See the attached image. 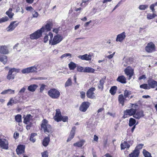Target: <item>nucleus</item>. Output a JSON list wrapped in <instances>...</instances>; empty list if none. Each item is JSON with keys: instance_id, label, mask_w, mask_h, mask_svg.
Listing matches in <instances>:
<instances>
[{"instance_id": "1", "label": "nucleus", "mask_w": 157, "mask_h": 157, "mask_svg": "<svg viewBox=\"0 0 157 157\" xmlns=\"http://www.w3.org/2000/svg\"><path fill=\"white\" fill-rule=\"evenodd\" d=\"M53 26L52 22H48L45 25L42 26L40 29L37 30L30 35V38L32 40L37 39L40 37L43 33L50 31Z\"/></svg>"}, {"instance_id": "2", "label": "nucleus", "mask_w": 157, "mask_h": 157, "mask_svg": "<svg viewBox=\"0 0 157 157\" xmlns=\"http://www.w3.org/2000/svg\"><path fill=\"white\" fill-rule=\"evenodd\" d=\"M53 26L52 22H48L45 25L42 26L40 29L37 30L30 35V38L32 40L37 39L40 37L43 33L50 31Z\"/></svg>"}, {"instance_id": "3", "label": "nucleus", "mask_w": 157, "mask_h": 157, "mask_svg": "<svg viewBox=\"0 0 157 157\" xmlns=\"http://www.w3.org/2000/svg\"><path fill=\"white\" fill-rule=\"evenodd\" d=\"M50 36L49 42L51 45H56L60 42L63 40L62 36L59 34H57L54 36L52 40L53 37L52 33L51 32L49 33Z\"/></svg>"}, {"instance_id": "4", "label": "nucleus", "mask_w": 157, "mask_h": 157, "mask_svg": "<svg viewBox=\"0 0 157 157\" xmlns=\"http://www.w3.org/2000/svg\"><path fill=\"white\" fill-rule=\"evenodd\" d=\"M56 114L53 118L55 121L57 122L63 121V122L67 121L68 120V117L67 116H62L60 109H56Z\"/></svg>"}, {"instance_id": "5", "label": "nucleus", "mask_w": 157, "mask_h": 157, "mask_svg": "<svg viewBox=\"0 0 157 157\" xmlns=\"http://www.w3.org/2000/svg\"><path fill=\"white\" fill-rule=\"evenodd\" d=\"M20 71V69L19 68L14 67L10 68L6 77L7 79L9 81L13 80L15 78L16 73H19Z\"/></svg>"}, {"instance_id": "6", "label": "nucleus", "mask_w": 157, "mask_h": 157, "mask_svg": "<svg viewBox=\"0 0 157 157\" xmlns=\"http://www.w3.org/2000/svg\"><path fill=\"white\" fill-rule=\"evenodd\" d=\"M48 123V121L44 119L42 121L40 125L41 128L43 129L44 132L46 134L49 133L51 131L52 128L51 126Z\"/></svg>"}, {"instance_id": "7", "label": "nucleus", "mask_w": 157, "mask_h": 157, "mask_svg": "<svg viewBox=\"0 0 157 157\" xmlns=\"http://www.w3.org/2000/svg\"><path fill=\"white\" fill-rule=\"evenodd\" d=\"M48 123V121L44 119L42 121L40 125L41 128L43 129L44 132L46 134L49 133L51 131L52 128L51 126Z\"/></svg>"}, {"instance_id": "8", "label": "nucleus", "mask_w": 157, "mask_h": 157, "mask_svg": "<svg viewBox=\"0 0 157 157\" xmlns=\"http://www.w3.org/2000/svg\"><path fill=\"white\" fill-rule=\"evenodd\" d=\"M48 94L52 98L57 99L59 97L60 93L57 90L52 88L48 91Z\"/></svg>"}, {"instance_id": "9", "label": "nucleus", "mask_w": 157, "mask_h": 157, "mask_svg": "<svg viewBox=\"0 0 157 157\" xmlns=\"http://www.w3.org/2000/svg\"><path fill=\"white\" fill-rule=\"evenodd\" d=\"M145 51L148 53H151L155 50V46L152 42L148 43L145 48Z\"/></svg>"}, {"instance_id": "10", "label": "nucleus", "mask_w": 157, "mask_h": 157, "mask_svg": "<svg viewBox=\"0 0 157 157\" xmlns=\"http://www.w3.org/2000/svg\"><path fill=\"white\" fill-rule=\"evenodd\" d=\"M95 90V88L94 87H92L89 89L86 93L87 97L91 99L95 98L96 97L94 92Z\"/></svg>"}, {"instance_id": "11", "label": "nucleus", "mask_w": 157, "mask_h": 157, "mask_svg": "<svg viewBox=\"0 0 157 157\" xmlns=\"http://www.w3.org/2000/svg\"><path fill=\"white\" fill-rule=\"evenodd\" d=\"M25 146L23 145H18L16 149L17 154L20 156L21 155H23L25 153Z\"/></svg>"}, {"instance_id": "12", "label": "nucleus", "mask_w": 157, "mask_h": 157, "mask_svg": "<svg viewBox=\"0 0 157 157\" xmlns=\"http://www.w3.org/2000/svg\"><path fill=\"white\" fill-rule=\"evenodd\" d=\"M37 68L35 66H32L23 69L21 72L23 74L33 73L36 71Z\"/></svg>"}, {"instance_id": "13", "label": "nucleus", "mask_w": 157, "mask_h": 157, "mask_svg": "<svg viewBox=\"0 0 157 157\" xmlns=\"http://www.w3.org/2000/svg\"><path fill=\"white\" fill-rule=\"evenodd\" d=\"M19 23V22L17 21L12 22L7 28V31L8 32L13 31L18 26Z\"/></svg>"}, {"instance_id": "14", "label": "nucleus", "mask_w": 157, "mask_h": 157, "mask_svg": "<svg viewBox=\"0 0 157 157\" xmlns=\"http://www.w3.org/2000/svg\"><path fill=\"white\" fill-rule=\"evenodd\" d=\"M8 142L6 139H0V147L2 149L7 150L8 148Z\"/></svg>"}, {"instance_id": "15", "label": "nucleus", "mask_w": 157, "mask_h": 157, "mask_svg": "<svg viewBox=\"0 0 157 157\" xmlns=\"http://www.w3.org/2000/svg\"><path fill=\"white\" fill-rule=\"evenodd\" d=\"M90 104V103L87 101L82 102L79 108L80 111L82 112H86L89 108Z\"/></svg>"}, {"instance_id": "16", "label": "nucleus", "mask_w": 157, "mask_h": 157, "mask_svg": "<svg viewBox=\"0 0 157 157\" xmlns=\"http://www.w3.org/2000/svg\"><path fill=\"white\" fill-rule=\"evenodd\" d=\"M125 74L128 76V79H130L133 75V70L130 67H128L124 70Z\"/></svg>"}, {"instance_id": "17", "label": "nucleus", "mask_w": 157, "mask_h": 157, "mask_svg": "<svg viewBox=\"0 0 157 157\" xmlns=\"http://www.w3.org/2000/svg\"><path fill=\"white\" fill-rule=\"evenodd\" d=\"M76 129V127L75 126H74L72 128L70 132L69 136L67 140V142L70 141L74 138L75 135V131Z\"/></svg>"}, {"instance_id": "18", "label": "nucleus", "mask_w": 157, "mask_h": 157, "mask_svg": "<svg viewBox=\"0 0 157 157\" xmlns=\"http://www.w3.org/2000/svg\"><path fill=\"white\" fill-rule=\"evenodd\" d=\"M78 58L82 60L86 61H90L92 59V56L91 55H88L87 54L83 55H79L78 56Z\"/></svg>"}, {"instance_id": "19", "label": "nucleus", "mask_w": 157, "mask_h": 157, "mask_svg": "<svg viewBox=\"0 0 157 157\" xmlns=\"http://www.w3.org/2000/svg\"><path fill=\"white\" fill-rule=\"evenodd\" d=\"M148 84L149 86L152 88H154L157 86V82L153 79H150L147 81Z\"/></svg>"}, {"instance_id": "20", "label": "nucleus", "mask_w": 157, "mask_h": 157, "mask_svg": "<svg viewBox=\"0 0 157 157\" xmlns=\"http://www.w3.org/2000/svg\"><path fill=\"white\" fill-rule=\"evenodd\" d=\"M136 112V109L131 108L130 109H126L124 111V114L126 115L132 116L133 115L134 116Z\"/></svg>"}, {"instance_id": "21", "label": "nucleus", "mask_w": 157, "mask_h": 157, "mask_svg": "<svg viewBox=\"0 0 157 157\" xmlns=\"http://www.w3.org/2000/svg\"><path fill=\"white\" fill-rule=\"evenodd\" d=\"M0 52L1 54L6 55L8 54L9 51L7 46L2 45L0 47Z\"/></svg>"}, {"instance_id": "22", "label": "nucleus", "mask_w": 157, "mask_h": 157, "mask_svg": "<svg viewBox=\"0 0 157 157\" xmlns=\"http://www.w3.org/2000/svg\"><path fill=\"white\" fill-rule=\"evenodd\" d=\"M23 122L25 124H27L28 123L32 120L33 117L30 114H27L25 117L24 116Z\"/></svg>"}, {"instance_id": "23", "label": "nucleus", "mask_w": 157, "mask_h": 157, "mask_svg": "<svg viewBox=\"0 0 157 157\" xmlns=\"http://www.w3.org/2000/svg\"><path fill=\"white\" fill-rule=\"evenodd\" d=\"M106 79V77L104 76L99 81V83L98 85V88L99 89L103 90L104 87V85Z\"/></svg>"}, {"instance_id": "24", "label": "nucleus", "mask_w": 157, "mask_h": 157, "mask_svg": "<svg viewBox=\"0 0 157 157\" xmlns=\"http://www.w3.org/2000/svg\"><path fill=\"white\" fill-rule=\"evenodd\" d=\"M85 141L83 140H80V141H78L73 144V145L75 147H82L84 144Z\"/></svg>"}, {"instance_id": "25", "label": "nucleus", "mask_w": 157, "mask_h": 157, "mask_svg": "<svg viewBox=\"0 0 157 157\" xmlns=\"http://www.w3.org/2000/svg\"><path fill=\"white\" fill-rule=\"evenodd\" d=\"M144 116L143 112L141 110L136 113L134 115L133 117L136 119H139Z\"/></svg>"}, {"instance_id": "26", "label": "nucleus", "mask_w": 157, "mask_h": 157, "mask_svg": "<svg viewBox=\"0 0 157 157\" xmlns=\"http://www.w3.org/2000/svg\"><path fill=\"white\" fill-rule=\"evenodd\" d=\"M7 57L6 56L1 55H0V61L2 62L4 64H6L7 62Z\"/></svg>"}, {"instance_id": "27", "label": "nucleus", "mask_w": 157, "mask_h": 157, "mask_svg": "<svg viewBox=\"0 0 157 157\" xmlns=\"http://www.w3.org/2000/svg\"><path fill=\"white\" fill-rule=\"evenodd\" d=\"M50 141V138L48 136L47 137H45L43 140L42 144L44 146L46 147L48 145Z\"/></svg>"}, {"instance_id": "28", "label": "nucleus", "mask_w": 157, "mask_h": 157, "mask_svg": "<svg viewBox=\"0 0 157 157\" xmlns=\"http://www.w3.org/2000/svg\"><path fill=\"white\" fill-rule=\"evenodd\" d=\"M139 153V151L138 150L135 149L134 151L129 154L130 157H138Z\"/></svg>"}, {"instance_id": "29", "label": "nucleus", "mask_w": 157, "mask_h": 157, "mask_svg": "<svg viewBox=\"0 0 157 157\" xmlns=\"http://www.w3.org/2000/svg\"><path fill=\"white\" fill-rule=\"evenodd\" d=\"M18 102V101L15 99V98H11L9 102L7 103V105H12L13 104H16Z\"/></svg>"}, {"instance_id": "30", "label": "nucleus", "mask_w": 157, "mask_h": 157, "mask_svg": "<svg viewBox=\"0 0 157 157\" xmlns=\"http://www.w3.org/2000/svg\"><path fill=\"white\" fill-rule=\"evenodd\" d=\"M121 150L124 149L125 148H129L130 147V145L128 144L126 141H124L121 145Z\"/></svg>"}, {"instance_id": "31", "label": "nucleus", "mask_w": 157, "mask_h": 157, "mask_svg": "<svg viewBox=\"0 0 157 157\" xmlns=\"http://www.w3.org/2000/svg\"><path fill=\"white\" fill-rule=\"evenodd\" d=\"M84 73H94L95 70L90 67H85Z\"/></svg>"}, {"instance_id": "32", "label": "nucleus", "mask_w": 157, "mask_h": 157, "mask_svg": "<svg viewBox=\"0 0 157 157\" xmlns=\"http://www.w3.org/2000/svg\"><path fill=\"white\" fill-rule=\"evenodd\" d=\"M117 87L116 86H112L109 90V92L111 95H114L116 93Z\"/></svg>"}, {"instance_id": "33", "label": "nucleus", "mask_w": 157, "mask_h": 157, "mask_svg": "<svg viewBox=\"0 0 157 157\" xmlns=\"http://www.w3.org/2000/svg\"><path fill=\"white\" fill-rule=\"evenodd\" d=\"M38 87L37 86L36 84H33L30 85L28 87V90L29 91L34 92Z\"/></svg>"}, {"instance_id": "34", "label": "nucleus", "mask_w": 157, "mask_h": 157, "mask_svg": "<svg viewBox=\"0 0 157 157\" xmlns=\"http://www.w3.org/2000/svg\"><path fill=\"white\" fill-rule=\"evenodd\" d=\"M76 64L72 62L68 64V67L70 70H74L76 67Z\"/></svg>"}, {"instance_id": "35", "label": "nucleus", "mask_w": 157, "mask_h": 157, "mask_svg": "<svg viewBox=\"0 0 157 157\" xmlns=\"http://www.w3.org/2000/svg\"><path fill=\"white\" fill-rule=\"evenodd\" d=\"M126 78L124 76L121 75L118 77V82L122 83H126Z\"/></svg>"}, {"instance_id": "36", "label": "nucleus", "mask_w": 157, "mask_h": 157, "mask_svg": "<svg viewBox=\"0 0 157 157\" xmlns=\"http://www.w3.org/2000/svg\"><path fill=\"white\" fill-rule=\"evenodd\" d=\"M125 37L124 32L118 35V41L121 42L125 39Z\"/></svg>"}, {"instance_id": "37", "label": "nucleus", "mask_w": 157, "mask_h": 157, "mask_svg": "<svg viewBox=\"0 0 157 157\" xmlns=\"http://www.w3.org/2000/svg\"><path fill=\"white\" fill-rule=\"evenodd\" d=\"M37 135V134L35 133H32L31 134L29 140L33 143H34L36 141V139L34 137Z\"/></svg>"}, {"instance_id": "38", "label": "nucleus", "mask_w": 157, "mask_h": 157, "mask_svg": "<svg viewBox=\"0 0 157 157\" xmlns=\"http://www.w3.org/2000/svg\"><path fill=\"white\" fill-rule=\"evenodd\" d=\"M12 9L11 8L9 9L6 12V14L10 18H12L14 15V13H12Z\"/></svg>"}, {"instance_id": "39", "label": "nucleus", "mask_w": 157, "mask_h": 157, "mask_svg": "<svg viewBox=\"0 0 157 157\" xmlns=\"http://www.w3.org/2000/svg\"><path fill=\"white\" fill-rule=\"evenodd\" d=\"M118 101L122 106L124 105V99L122 94L120 95L118 97Z\"/></svg>"}, {"instance_id": "40", "label": "nucleus", "mask_w": 157, "mask_h": 157, "mask_svg": "<svg viewBox=\"0 0 157 157\" xmlns=\"http://www.w3.org/2000/svg\"><path fill=\"white\" fill-rule=\"evenodd\" d=\"M15 120L18 123L22 122L21 116L20 114H17L15 116Z\"/></svg>"}, {"instance_id": "41", "label": "nucleus", "mask_w": 157, "mask_h": 157, "mask_svg": "<svg viewBox=\"0 0 157 157\" xmlns=\"http://www.w3.org/2000/svg\"><path fill=\"white\" fill-rule=\"evenodd\" d=\"M136 120L133 118H131L129 120V125L130 126H132L134 125L136 123Z\"/></svg>"}, {"instance_id": "42", "label": "nucleus", "mask_w": 157, "mask_h": 157, "mask_svg": "<svg viewBox=\"0 0 157 157\" xmlns=\"http://www.w3.org/2000/svg\"><path fill=\"white\" fill-rule=\"evenodd\" d=\"M72 82L71 79L70 78H69L65 83V87L69 86L72 85Z\"/></svg>"}, {"instance_id": "43", "label": "nucleus", "mask_w": 157, "mask_h": 157, "mask_svg": "<svg viewBox=\"0 0 157 157\" xmlns=\"http://www.w3.org/2000/svg\"><path fill=\"white\" fill-rule=\"evenodd\" d=\"M156 15L155 13H148L147 15V18L148 19H151L154 18Z\"/></svg>"}, {"instance_id": "44", "label": "nucleus", "mask_w": 157, "mask_h": 157, "mask_svg": "<svg viewBox=\"0 0 157 157\" xmlns=\"http://www.w3.org/2000/svg\"><path fill=\"white\" fill-rule=\"evenodd\" d=\"M157 6V2L156 3L151 4L150 6V8L153 13H155V10L154 9L155 6Z\"/></svg>"}, {"instance_id": "45", "label": "nucleus", "mask_w": 157, "mask_h": 157, "mask_svg": "<svg viewBox=\"0 0 157 157\" xmlns=\"http://www.w3.org/2000/svg\"><path fill=\"white\" fill-rule=\"evenodd\" d=\"M143 153L145 157H151V154L148 151L144 149L143 151Z\"/></svg>"}, {"instance_id": "46", "label": "nucleus", "mask_w": 157, "mask_h": 157, "mask_svg": "<svg viewBox=\"0 0 157 157\" xmlns=\"http://www.w3.org/2000/svg\"><path fill=\"white\" fill-rule=\"evenodd\" d=\"M77 70L79 72L84 73L85 68L82 66H79L77 67Z\"/></svg>"}, {"instance_id": "47", "label": "nucleus", "mask_w": 157, "mask_h": 157, "mask_svg": "<svg viewBox=\"0 0 157 157\" xmlns=\"http://www.w3.org/2000/svg\"><path fill=\"white\" fill-rule=\"evenodd\" d=\"M80 97L81 98L84 99L86 98V93L83 91H80Z\"/></svg>"}, {"instance_id": "48", "label": "nucleus", "mask_w": 157, "mask_h": 157, "mask_svg": "<svg viewBox=\"0 0 157 157\" xmlns=\"http://www.w3.org/2000/svg\"><path fill=\"white\" fill-rule=\"evenodd\" d=\"M88 0L84 1L82 0V2L80 5V6L83 7H85L88 4Z\"/></svg>"}, {"instance_id": "49", "label": "nucleus", "mask_w": 157, "mask_h": 157, "mask_svg": "<svg viewBox=\"0 0 157 157\" xmlns=\"http://www.w3.org/2000/svg\"><path fill=\"white\" fill-rule=\"evenodd\" d=\"M147 5H140L139 6V9L141 10H144L148 7Z\"/></svg>"}, {"instance_id": "50", "label": "nucleus", "mask_w": 157, "mask_h": 157, "mask_svg": "<svg viewBox=\"0 0 157 157\" xmlns=\"http://www.w3.org/2000/svg\"><path fill=\"white\" fill-rule=\"evenodd\" d=\"M42 157H48V152L47 151H45L41 152Z\"/></svg>"}, {"instance_id": "51", "label": "nucleus", "mask_w": 157, "mask_h": 157, "mask_svg": "<svg viewBox=\"0 0 157 157\" xmlns=\"http://www.w3.org/2000/svg\"><path fill=\"white\" fill-rule=\"evenodd\" d=\"M140 87L144 89H149V88L148 86V85L147 84H144L140 85Z\"/></svg>"}, {"instance_id": "52", "label": "nucleus", "mask_w": 157, "mask_h": 157, "mask_svg": "<svg viewBox=\"0 0 157 157\" xmlns=\"http://www.w3.org/2000/svg\"><path fill=\"white\" fill-rule=\"evenodd\" d=\"M9 18L7 16H6L4 17H3L0 19L1 23L7 21L9 20Z\"/></svg>"}, {"instance_id": "53", "label": "nucleus", "mask_w": 157, "mask_h": 157, "mask_svg": "<svg viewBox=\"0 0 157 157\" xmlns=\"http://www.w3.org/2000/svg\"><path fill=\"white\" fill-rule=\"evenodd\" d=\"M69 56L70 57H71V55L70 53H65L62 55L60 58L61 59H63L64 57H67Z\"/></svg>"}, {"instance_id": "54", "label": "nucleus", "mask_w": 157, "mask_h": 157, "mask_svg": "<svg viewBox=\"0 0 157 157\" xmlns=\"http://www.w3.org/2000/svg\"><path fill=\"white\" fill-rule=\"evenodd\" d=\"M130 91L127 90H125L124 91V95L125 98L128 97V95L130 94Z\"/></svg>"}, {"instance_id": "55", "label": "nucleus", "mask_w": 157, "mask_h": 157, "mask_svg": "<svg viewBox=\"0 0 157 157\" xmlns=\"http://www.w3.org/2000/svg\"><path fill=\"white\" fill-rule=\"evenodd\" d=\"M144 146V144H139L136 147L135 149L138 150L139 151L140 149H141L142 147Z\"/></svg>"}, {"instance_id": "56", "label": "nucleus", "mask_w": 157, "mask_h": 157, "mask_svg": "<svg viewBox=\"0 0 157 157\" xmlns=\"http://www.w3.org/2000/svg\"><path fill=\"white\" fill-rule=\"evenodd\" d=\"M48 36L49 34L48 35H46L44 38V43H46L48 40Z\"/></svg>"}, {"instance_id": "57", "label": "nucleus", "mask_w": 157, "mask_h": 157, "mask_svg": "<svg viewBox=\"0 0 157 157\" xmlns=\"http://www.w3.org/2000/svg\"><path fill=\"white\" fill-rule=\"evenodd\" d=\"M46 85L44 84H42L40 87V92H42L43 90H44Z\"/></svg>"}, {"instance_id": "58", "label": "nucleus", "mask_w": 157, "mask_h": 157, "mask_svg": "<svg viewBox=\"0 0 157 157\" xmlns=\"http://www.w3.org/2000/svg\"><path fill=\"white\" fill-rule=\"evenodd\" d=\"M19 133L18 132H15L13 136L14 138L15 139H17L19 137Z\"/></svg>"}, {"instance_id": "59", "label": "nucleus", "mask_w": 157, "mask_h": 157, "mask_svg": "<svg viewBox=\"0 0 157 157\" xmlns=\"http://www.w3.org/2000/svg\"><path fill=\"white\" fill-rule=\"evenodd\" d=\"M8 93L10 94H13L14 93V90H12L10 89H8Z\"/></svg>"}, {"instance_id": "60", "label": "nucleus", "mask_w": 157, "mask_h": 157, "mask_svg": "<svg viewBox=\"0 0 157 157\" xmlns=\"http://www.w3.org/2000/svg\"><path fill=\"white\" fill-rule=\"evenodd\" d=\"M98 136L95 135H94V140L98 142Z\"/></svg>"}, {"instance_id": "61", "label": "nucleus", "mask_w": 157, "mask_h": 157, "mask_svg": "<svg viewBox=\"0 0 157 157\" xmlns=\"http://www.w3.org/2000/svg\"><path fill=\"white\" fill-rule=\"evenodd\" d=\"M34 12V13L33 14V17H38L39 14L36 11H35Z\"/></svg>"}, {"instance_id": "62", "label": "nucleus", "mask_w": 157, "mask_h": 157, "mask_svg": "<svg viewBox=\"0 0 157 157\" xmlns=\"http://www.w3.org/2000/svg\"><path fill=\"white\" fill-rule=\"evenodd\" d=\"M8 93V89L5 90L4 91H3L1 93V94H7Z\"/></svg>"}, {"instance_id": "63", "label": "nucleus", "mask_w": 157, "mask_h": 157, "mask_svg": "<svg viewBox=\"0 0 157 157\" xmlns=\"http://www.w3.org/2000/svg\"><path fill=\"white\" fill-rule=\"evenodd\" d=\"M91 20L90 21H89L86 22L84 24V26L85 27H86L88 26V25H89V24H90V23H91Z\"/></svg>"}, {"instance_id": "64", "label": "nucleus", "mask_w": 157, "mask_h": 157, "mask_svg": "<svg viewBox=\"0 0 157 157\" xmlns=\"http://www.w3.org/2000/svg\"><path fill=\"white\" fill-rule=\"evenodd\" d=\"M104 156L105 157H112V156L109 153H107Z\"/></svg>"}]
</instances>
